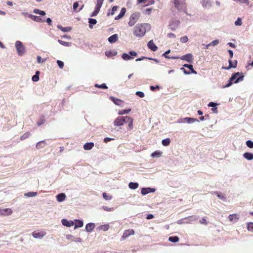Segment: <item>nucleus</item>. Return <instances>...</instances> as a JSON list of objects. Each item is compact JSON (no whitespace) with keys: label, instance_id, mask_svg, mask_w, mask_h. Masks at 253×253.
I'll use <instances>...</instances> for the list:
<instances>
[{"label":"nucleus","instance_id":"1","mask_svg":"<svg viewBox=\"0 0 253 253\" xmlns=\"http://www.w3.org/2000/svg\"><path fill=\"white\" fill-rule=\"evenodd\" d=\"M146 33V28L143 24H138L134 28L133 35L138 38L143 37Z\"/></svg>","mask_w":253,"mask_h":253},{"label":"nucleus","instance_id":"2","mask_svg":"<svg viewBox=\"0 0 253 253\" xmlns=\"http://www.w3.org/2000/svg\"><path fill=\"white\" fill-rule=\"evenodd\" d=\"M240 74H241L239 72L233 74L231 77L230 78L228 84H226L225 87L230 86L233 83H238L239 82L243 81L244 79V76L242 75L239 76Z\"/></svg>","mask_w":253,"mask_h":253},{"label":"nucleus","instance_id":"3","mask_svg":"<svg viewBox=\"0 0 253 253\" xmlns=\"http://www.w3.org/2000/svg\"><path fill=\"white\" fill-rule=\"evenodd\" d=\"M140 16V14L139 12H135L133 13L129 17V20L128 22V26L130 27L134 26L138 20Z\"/></svg>","mask_w":253,"mask_h":253},{"label":"nucleus","instance_id":"4","mask_svg":"<svg viewBox=\"0 0 253 253\" xmlns=\"http://www.w3.org/2000/svg\"><path fill=\"white\" fill-rule=\"evenodd\" d=\"M175 7L178 10L185 11L186 10V3L182 0H174Z\"/></svg>","mask_w":253,"mask_h":253},{"label":"nucleus","instance_id":"5","mask_svg":"<svg viewBox=\"0 0 253 253\" xmlns=\"http://www.w3.org/2000/svg\"><path fill=\"white\" fill-rule=\"evenodd\" d=\"M15 47L19 55L21 56L24 53L25 51V47L21 42L19 41H16Z\"/></svg>","mask_w":253,"mask_h":253},{"label":"nucleus","instance_id":"6","mask_svg":"<svg viewBox=\"0 0 253 253\" xmlns=\"http://www.w3.org/2000/svg\"><path fill=\"white\" fill-rule=\"evenodd\" d=\"M125 123H126V116H119L117 118L114 122V125L115 126H121L123 125Z\"/></svg>","mask_w":253,"mask_h":253},{"label":"nucleus","instance_id":"7","mask_svg":"<svg viewBox=\"0 0 253 253\" xmlns=\"http://www.w3.org/2000/svg\"><path fill=\"white\" fill-rule=\"evenodd\" d=\"M135 232L134 230L133 229H127L126 230L122 236V239L125 240L126 238H128L130 235H133Z\"/></svg>","mask_w":253,"mask_h":253},{"label":"nucleus","instance_id":"8","mask_svg":"<svg viewBox=\"0 0 253 253\" xmlns=\"http://www.w3.org/2000/svg\"><path fill=\"white\" fill-rule=\"evenodd\" d=\"M45 235L46 232L43 230H42L40 232L35 231L32 233V235L35 238L41 239L43 238Z\"/></svg>","mask_w":253,"mask_h":253},{"label":"nucleus","instance_id":"9","mask_svg":"<svg viewBox=\"0 0 253 253\" xmlns=\"http://www.w3.org/2000/svg\"><path fill=\"white\" fill-rule=\"evenodd\" d=\"M181 60L186 61L189 63L193 62V56L192 54L188 53L180 57Z\"/></svg>","mask_w":253,"mask_h":253},{"label":"nucleus","instance_id":"10","mask_svg":"<svg viewBox=\"0 0 253 253\" xmlns=\"http://www.w3.org/2000/svg\"><path fill=\"white\" fill-rule=\"evenodd\" d=\"M155 189L154 188H151L150 187L148 188H142L141 190V193L142 195H145L149 193L155 192Z\"/></svg>","mask_w":253,"mask_h":253},{"label":"nucleus","instance_id":"11","mask_svg":"<svg viewBox=\"0 0 253 253\" xmlns=\"http://www.w3.org/2000/svg\"><path fill=\"white\" fill-rule=\"evenodd\" d=\"M126 123L128 124V129L131 130L133 127V119L128 117L126 116Z\"/></svg>","mask_w":253,"mask_h":253},{"label":"nucleus","instance_id":"12","mask_svg":"<svg viewBox=\"0 0 253 253\" xmlns=\"http://www.w3.org/2000/svg\"><path fill=\"white\" fill-rule=\"evenodd\" d=\"M148 47L153 51H155L158 49V47L155 45L152 40L150 41L147 44Z\"/></svg>","mask_w":253,"mask_h":253},{"label":"nucleus","instance_id":"13","mask_svg":"<svg viewBox=\"0 0 253 253\" xmlns=\"http://www.w3.org/2000/svg\"><path fill=\"white\" fill-rule=\"evenodd\" d=\"M62 224L67 227H71L74 225V222L72 220L68 221L66 219H63L61 220Z\"/></svg>","mask_w":253,"mask_h":253},{"label":"nucleus","instance_id":"14","mask_svg":"<svg viewBox=\"0 0 253 253\" xmlns=\"http://www.w3.org/2000/svg\"><path fill=\"white\" fill-rule=\"evenodd\" d=\"M95 225L93 223H89L87 224L85 226V230L87 232H91L93 231L94 228H95Z\"/></svg>","mask_w":253,"mask_h":253},{"label":"nucleus","instance_id":"15","mask_svg":"<svg viewBox=\"0 0 253 253\" xmlns=\"http://www.w3.org/2000/svg\"><path fill=\"white\" fill-rule=\"evenodd\" d=\"M66 196L64 193H60L56 196L57 201L61 202L65 200Z\"/></svg>","mask_w":253,"mask_h":253},{"label":"nucleus","instance_id":"16","mask_svg":"<svg viewBox=\"0 0 253 253\" xmlns=\"http://www.w3.org/2000/svg\"><path fill=\"white\" fill-rule=\"evenodd\" d=\"M118 39V37L117 34H114L110 36L108 40L110 43H114L117 41Z\"/></svg>","mask_w":253,"mask_h":253},{"label":"nucleus","instance_id":"17","mask_svg":"<svg viewBox=\"0 0 253 253\" xmlns=\"http://www.w3.org/2000/svg\"><path fill=\"white\" fill-rule=\"evenodd\" d=\"M94 144L93 142L86 143L84 145V148L85 150H89L94 147Z\"/></svg>","mask_w":253,"mask_h":253},{"label":"nucleus","instance_id":"18","mask_svg":"<svg viewBox=\"0 0 253 253\" xmlns=\"http://www.w3.org/2000/svg\"><path fill=\"white\" fill-rule=\"evenodd\" d=\"M126 12V9L125 8H122L119 14L115 18V20H119L122 18Z\"/></svg>","mask_w":253,"mask_h":253},{"label":"nucleus","instance_id":"19","mask_svg":"<svg viewBox=\"0 0 253 253\" xmlns=\"http://www.w3.org/2000/svg\"><path fill=\"white\" fill-rule=\"evenodd\" d=\"M162 155V152L160 151L157 150L152 153L151 155V156L152 158H159L161 157Z\"/></svg>","mask_w":253,"mask_h":253},{"label":"nucleus","instance_id":"20","mask_svg":"<svg viewBox=\"0 0 253 253\" xmlns=\"http://www.w3.org/2000/svg\"><path fill=\"white\" fill-rule=\"evenodd\" d=\"M237 64V61H235V63L234 64H232V61L231 59L229 60V66L228 67H222L223 69L228 70L232 68H236Z\"/></svg>","mask_w":253,"mask_h":253},{"label":"nucleus","instance_id":"21","mask_svg":"<svg viewBox=\"0 0 253 253\" xmlns=\"http://www.w3.org/2000/svg\"><path fill=\"white\" fill-rule=\"evenodd\" d=\"M244 157L248 160H253V154L249 152H246L243 155Z\"/></svg>","mask_w":253,"mask_h":253},{"label":"nucleus","instance_id":"22","mask_svg":"<svg viewBox=\"0 0 253 253\" xmlns=\"http://www.w3.org/2000/svg\"><path fill=\"white\" fill-rule=\"evenodd\" d=\"M112 100L113 102L117 105L121 106L123 105L124 101L121 99L115 98L114 97H112Z\"/></svg>","mask_w":253,"mask_h":253},{"label":"nucleus","instance_id":"23","mask_svg":"<svg viewBox=\"0 0 253 253\" xmlns=\"http://www.w3.org/2000/svg\"><path fill=\"white\" fill-rule=\"evenodd\" d=\"M139 186L138 183H134V182H130L128 184V187L131 189H137Z\"/></svg>","mask_w":253,"mask_h":253},{"label":"nucleus","instance_id":"24","mask_svg":"<svg viewBox=\"0 0 253 253\" xmlns=\"http://www.w3.org/2000/svg\"><path fill=\"white\" fill-rule=\"evenodd\" d=\"M109 228V225L108 224L102 225L98 227L99 230H102L103 231H107Z\"/></svg>","mask_w":253,"mask_h":253},{"label":"nucleus","instance_id":"25","mask_svg":"<svg viewBox=\"0 0 253 253\" xmlns=\"http://www.w3.org/2000/svg\"><path fill=\"white\" fill-rule=\"evenodd\" d=\"M84 223L82 220H76V224L74 228L82 227L83 226Z\"/></svg>","mask_w":253,"mask_h":253},{"label":"nucleus","instance_id":"26","mask_svg":"<svg viewBox=\"0 0 253 253\" xmlns=\"http://www.w3.org/2000/svg\"><path fill=\"white\" fill-rule=\"evenodd\" d=\"M31 17L33 20L38 22H42L44 21L40 16L31 15Z\"/></svg>","mask_w":253,"mask_h":253},{"label":"nucleus","instance_id":"27","mask_svg":"<svg viewBox=\"0 0 253 253\" xmlns=\"http://www.w3.org/2000/svg\"><path fill=\"white\" fill-rule=\"evenodd\" d=\"M228 219L230 221H233L234 219H238L239 217L237 214H232L229 215Z\"/></svg>","mask_w":253,"mask_h":253},{"label":"nucleus","instance_id":"28","mask_svg":"<svg viewBox=\"0 0 253 253\" xmlns=\"http://www.w3.org/2000/svg\"><path fill=\"white\" fill-rule=\"evenodd\" d=\"M183 66L185 67L188 68V69H189L191 71V73L195 74H197V72L194 70L193 66L192 65H189V64H185L183 65Z\"/></svg>","mask_w":253,"mask_h":253},{"label":"nucleus","instance_id":"29","mask_svg":"<svg viewBox=\"0 0 253 253\" xmlns=\"http://www.w3.org/2000/svg\"><path fill=\"white\" fill-rule=\"evenodd\" d=\"M169 240L172 243H176L179 241V238L177 236H171L169 237Z\"/></svg>","mask_w":253,"mask_h":253},{"label":"nucleus","instance_id":"30","mask_svg":"<svg viewBox=\"0 0 253 253\" xmlns=\"http://www.w3.org/2000/svg\"><path fill=\"white\" fill-rule=\"evenodd\" d=\"M37 194H38L37 192H28V193H25L24 195H25V196L27 197H35V196H37Z\"/></svg>","mask_w":253,"mask_h":253},{"label":"nucleus","instance_id":"31","mask_svg":"<svg viewBox=\"0 0 253 253\" xmlns=\"http://www.w3.org/2000/svg\"><path fill=\"white\" fill-rule=\"evenodd\" d=\"M219 43V41L215 40L212 41L211 43L206 45V48H208L210 46H215Z\"/></svg>","mask_w":253,"mask_h":253},{"label":"nucleus","instance_id":"32","mask_svg":"<svg viewBox=\"0 0 253 253\" xmlns=\"http://www.w3.org/2000/svg\"><path fill=\"white\" fill-rule=\"evenodd\" d=\"M170 142V140L169 138H168L165 139H163L162 141V144L163 145L165 146H168L169 145Z\"/></svg>","mask_w":253,"mask_h":253},{"label":"nucleus","instance_id":"33","mask_svg":"<svg viewBox=\"0 0 253 253\" xmlns=\"http://www.w3.org/2000/svg\"><path fill=\"white\" fill-rule=\"evenodd\" d=\"M39 74L40 72L39 71H36V74L32 77L33 81L37 82L39 80Z\"/></svg>","mask_w":253,"mask_h":253},{"label":"nucleus","instance_id":"34","mask_svg":"<svg viewBox=\"0 0 253 253\" xmlns=\"http://www.w3.org/2000/svg\"><path fill=\"white\" fill-rule=\"evenodd\" d=\"M42 144H43L44 145H45L46 144V142L44 140L39 142L36 144V148L37 149H39L43 147L44 146H42Z\"/></svg>","mask_w":253,"mask_h":253},{"label":"nucleus","instance_id":"35","mask_svg":"<svg viewBox=\"0 0 253 253\" xmlns=\"http://www.w3.org/2000/svg\"><path fill=\"white\" fill-rule=\"evenodd\" d=\"M122 57L125 60H128L132 58L130 55L126 53L122 54Z\"/></svg>","mask_w":253,"mask_h":253},{"label":"nucleus","instance_id":"36","mask_svg":"<svg viewBox=\"0 0 253 253\" xmlns=\"http://www.w3.org/2000/svg\"><path fill=\"white\" fill-rule=\"evenodd\" d=\"M184 120H186L187 121V122L188 123H193V122L198 121L197 119L193 118L187 117V118H184Z\"/></svg>","mask_w":253,"mask_h":253},{"label":"nucleus","instance_id":"37","mask_svg":"<svg viewBox=\"0 0 253 253\" xmlns=\"http://www.w3.org/2000/svg\"><path fill=\"white\" fill-rule=\"evenodd\" d=\"M88 22L89 23V27L90 28H92V26H91V24H92V25L96 24L97 23V21L96 19L90 18V19H89Z\"/></svg>","mask_w":253,"mask_h":253},{"label":"nucleus","instance_id":"38","mask_svg":"<svg viewBox=\"0 0 253 253\" xmlns=\"http://www.w3.org/2000/svg\"><path fill=\"white\" fill-rule=\"evenodd\" d=\"M34 12L36 14H39L41 15H44L45 14V12L44 11L41 10L39 9H35L34 10Z\"/></svg>","mask_w":253,"mask_h":253},{"label":"nucleus","instance_id":"39","mask_svg":"<svg viewBox=\"0 0 253 253\" xmlns=\"http://www.w3.org/2000/svg\"><path fill=\"white\" fill-rule=\"evenodd\" d=\"M58 28L63 32H69L71 30L70 27H63L61 26H58Z\"/></svg>","mask_w":253,"mask_h":253},{"label":"nucleus","instance_id":"40","mask_svg":"<svg viewBox=\"0 0 253 253\" xmlns=\"http://www.w3.org/2000/svg\"><path fill=\"white\" fill-rule=\"evenodd\" d=\"M44 122L45 120L44 119L43 117L42 116L37 122V125L38 126H40L42 125L44 123Z\"/></svg>","mask_w":253,"mask_h":253},{"label":"nucleus","instance_id":"41","mask_svg":"<svg viewBox=\"0 0 253 253\" xmlns=\"http://www.w3.org/2000/svg\"><path fill=\"white\" fill-rule=\"evenodd\" d=\"M30 136V132H26L25 133H24L23 135H22L20 137V139L21 140H24V139L28 138Z\"/></svg>","mask_w":253,"mask_h":253},{"label":"nucleus","instance_id":"42","mask_svg":"<svg viewBox=\"0 0 253 253\" xmlns=\"http://www.w3.org/2000/svg\"><path fill=\"white\" fill-rule=\"evenodd\" d=\"M58 42L59 43H60L61 44L65 46H69L70 44V43L69 42H64L60 40H58Z\"/></svg>","mask_w":253,"mask_h":253},{"label":"nucleus","instance_id":"43","mask_svg":"<svg viewBox=\"0 0 253 253\" xmlns=\"http://www.w3.org/2000/svg\"><path fill=\"white\" fill-rule=\"evenodd\" d=\"M247 229L249 231L253 232V223L250 222L247 224Z\"/></svg>","mask_w":253,"mask_h":253},{"label":"nucleus","instance_id":"44","mask_svg":"<svg viewBox=\"0 0 253 253\" xmlns=\"http://www.w3.org/2000/svg\"><path fill=\"white\" fill-rule=\"evenodd\" d=\"M94 86L96 87L101 88L103 89H107L108 88L105 84H102L101 85H99L98 84H95Z\"/></svg>","mask_w":253,"mask_h":253},{"label":"nucleus","instance_id":"45","mask_svg":"<svg viewBox=\"0 0 253 253\" xmlns=\"http://www.w3.org/2000/svg\"><path fill=\"white\" fill-rule=\"evenodd\" d=\"M4 212L6 213V215H8L12 213V210L10 208H6L4 209Z\"/></svg>","mask_w":253,"mask_h":253},{"label":"nucleus","instance_id":"46","mask_svg":"<svg viewBox=\"0 0 253 253\" xmlns=\"http://www.w3.org/2000/svg\"><path fill=\"white\" fill-rule=\"evenodd\" d=\"M170 50H168V51H166L163 54V56H165L166 58H172V59H177V58H178V57H170L167 56V54H168L169 53H170Z\"/></svg>","mask_w":253,"mask_h":253},{"label":"nucleus","instance_id":"47","mask_svg":"<svg viewBox=\"0 0 253 253\" xmlns=\"http://www.w3.org/2000/svg\"><path fill=\"white\" fill-rule=\"evenodd\" d=\"M188 40V38L187 37V36H184L181 38H180V41L182 43H185L186 42H187Z\"/></svg>","mask_w":253,"mask_h":253},{"label":"nucleus","instance_id":"48","mask_svg":"<svg viewBox=\"0 0 253 253\" xmlns=\"http://www.w3.org/2000/svg\"><path fill=\"white\" fill-rule=\"evenodd\" d=\"M247 146L250 148H253V142L251 140H248L246 142Z\"/></svg>","mask_w":253,"mask_h":253},{"label":"nucleus","instance_id":"49","mask_svg":"<svg viewBox=\"0 0 253 253\" xmlns=\"http://www.w3.org/2000/svg\"><path fill=\"white\" fill-rule=\"evenodd\" d=\"M235 24L236 26H241L242 24V19L240 18H238L237 20L235 22Z\"/></svg>","mask_w":253,"mask_h":253},{"label":"nucleus","instance_id":"50","mask_svg":"<svg viewBox=\"0 0 253 253\" xmlns=\"http://www.w3.org/2000/svg\"><path fill=\"white\" fill-rule=\"evenodd\" d=\"M215 193L216 194V195H217V196L221 200H225V197L223 195H221L220 193L217 192H215Z\"/></svg>","mask_w":253,"mask_h":253},{"label":"nucleus","instance_id":"51","mask_svg":"<svg viewBox=\"0 0 253 253\" xmlns=\"http://www.w3.org/2000/svg\"><path fill=\"white\" fill-rule=\"evenodd\" d=\"M152 10V8H146V9L144 10V11L143 12V13H144L145 14L150 15V13H151Z\"/></svg>","mask_w":253,"mask_h":253},{"label":"nucleus","instance_id":"52","mask_svg":"<svg viewBox=\"0 0 253 253\" xmlns=\"http://www.w3.org/2000/svg\"><path fill=\"white\" fill-rule=\"evenodd\" d=\"M103 197L106 200H110L112 198V196L107 195L106 193H103Z\"/></svg>","mask_w":253,"mask_h":253},{"label":"nucleus","instance_id":"53","mask_svg":"<svg viewBox=\"0 0 253 253\" xmlns=\"http://www.w3.org/2000/svg\"><path fill=\"white\" fill-rule=\"evenodd\" d=\"M104 0H97L96 4L95 6L101 7L103 4Z\"/></svg>","mask_w":253,"mask_h":253},{"label":"nucleus","instance_id":"54","mask_svg":"<svg viewBox=\"0 0 253 253\" xmlns=\"http://www.w3.org/2000/svg\"><path fill=\"white\" fill-rule=\"evenodd\" d=\"M131 111V109H128V110H122L120 113H119V114H121V115H124V114H127L128 113H129L130 111Z\"/></svg>","mask_w":253,"mask_h":253},{"label":"nucleus","instance_id":"55","mask_svg":"<svg viewBox=\"0 0 253 253\" xmlns=\"http://www.w3.org/2000/svg\"><path fill=\"white\" fill-rule=\"evenodd\" d=\"M57 63L59 66V67L60 68V69H62L64 67V63L60 61V60H57Z\"/></svg>","mask_w":253,"mask_h":253},{"label":"nucleus","instance_id":"56","mask_svg":"<svg viewBox=\"0 0 253 253\" xmlns=\"http://www.w3.org/2000/svg\"><path fill=\"white\" fill-rule=\"evenodd\" d=\"M135 94L136 95L138 96L139 97H140L141 98L144 97V94L142 91H137Z\"/></svg>","mask_w":253,"mask_h":253},{"label":"nucleus","instance_id":"57","mask_svg":"<svg viewBox=\"0 0 253 253\" xmlns=\"http://www.w3.org/2000/svg\"><path fill=\"white\" fill-rule=\"evenodd\" d=\"M45 61V59H43L42 58V57L40 56H38L37 57V61L39 63H42L44 62Z\"/></svg>","mask_w":253,"mask_h":253},{"label":"nucleus","instance_id":"58","mask_svg":"<svg viewBox=\"0 0 253 253\" xmlns=\"http://www.w3.org/2000/svg\"><path fill=\"white\" fill-rule=\"evenodd\" d=\"M78 6H79V3L78 2H75L73 3V6L74 10L77 12L78 10H77V8L78 7Z\"/></svg>","mask_w":253,"mask_h":253},{"label":"nucleus","instance_id":"59","mask_svg":"<svg viewBox=\"0 0 253 253\" xmlns=\"http://www.w3.org/2000/svg\"><path fill=\"white\" fill-rule=\"evenodd\" d=\"M200 222L201 224H204V225H207L208 222L207 221V219L205 218H203L201 220H200Z\"/></svg>","mask_w":253,"mask_h":253},{"label":"nucleus","instance_id":"60","mask_svg":"<svg viewBox=\"0 0 253 253\" xmlns=\"http://www.w3.org/2000/svg\"><path fill=\"white\" fill-rule=\"evenodd\" d=\"M73 236L72 235H67L66 236L67 239L73 241V240H74V239H73Z\"/></svg>","mask_w":253,"mask_h":253},{"label":"nucleus","instance_id":"61","mask_svg":"<svg viewBox=\"0 0 253 253\" xmlns=\"http://www.w3.org/2000/svg\"><path fill=\"white\" fill-rule=\"evenodd\" d=\"M129 54L130 56H137V53L134 51H131L129 52Z\"/></svg>","mask_w":253,"mask_h":253},{"label":"nucleus","instance_id":"62","mask_svg":"<svg viewBox=\"0 0 253 253\" xmlns=\"http://www.w3.org/2000/svg\"><path fill=\"white\" fill-rule=\"evenodd\" d=\"M118 8V7L117 6H114L112 7L111 15H113L114 14V12L117 10Z\"/></svg>","mask_w":253,"mask_h":253},{"label":"nucleus","instance_id":"63","mask_svg":"<svg viewBox=\"0 0 253 253\" xmlns=\"http://www.w3.org/2000/svg\"><path fill=\"white\" fill-rule=\"evenodd\" d=\"M217 105V104L212 102H211L209 103L208 106L214 107Z\"/></svg>","mask_w":253,"mask_h":253},{"label":"nucleus","instance_id":"64","mask_svg":"<svg viewBox=\"0 0 253 253\" xmlns=\"http://www.w3.org/2000/svg\"><path fill=\"white\" fill-rule=\"evenodd\" d=\"M153 218H154V215L152 214H148L146 216V218L147 219H151Z\"/></svg>","mask_w":253,"mask_h":253}]
</instances>
